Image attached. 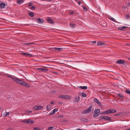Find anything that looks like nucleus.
Returning <instances> with one entry per match:
<instances>
[{
	"label": "nucleus",
	"mask_w": 130,
	"mask_h": 130,
	"mask_svg": "<svg viewBox=\"0 0 130 130\" xmlns=\"http://www.w3.org/2000/svg\"><path fill=\"white\" fill-rule=\"evenodd\" d=\"M17 83L20 85L24 86L27 88H29L30 87V86L29 84L26 82L21 80L20 78Z\"/></svg>",
	"instance_id": "obj_1"
},
{
	"label": "nucleus",
	"mask_w": 130,
	"mask_h": 130,
	"mask_svg": "<svg viewBox=\"0 0 130 130\" xmlns=\"http://www.w3.org/2000/svg\"><path fill=\"white\" fill-rule=\"evenodd\" d=\"M7 77L11 78L12 80L14 81L16 83H17L19 78H18L14 76H13L11 75H8L7 76Z\"/></svg>",
	"instance_id": "obj_2"
},
{
	"label": "nucleus",
	"mask_w": 130,
	"mask_h": 130,
	"mask_svg": "<svg viewBox=\"0 0 130 130\" xmlns=\"http://www.w3.org/2000/svg\"><path fill=\"white\" fill-rule=\"evenodd\" d=\"M92 107L90 106L87 109L84 110L82 112V113L85 114L86 113H88L91 111Z\"/></svg>",
	"instance_id": "obj_3"
},
{
	"label": "nucleus",
	"mask_w": 130,
	"mask_h": 130,
	"mask_svg": "<svg viewBox=\"0 0 130 130\" xmlns=\"http://www.w3.org/2000/svg\"><path fill=\"white\" fill-rule=\"evenodd\" d=\"M100 111L99 109H95L94 111L93 117H94L95 118L98 116L100 115Z\"/></svg>",
	"instance_id": "obj_4"
},
{
	"label": "nucleus",
	"mask_w": 130,
	"mask_h": 130,
	"mask_svg": "<svg viewBox=\"0 0 130 130\" xmlns=\"http://www.w3.org/2000/svg\"><path fill=\"white\" fill-rule=\"evenodd\" d=\"M60 98H61L63 99H68L71 98V96L67 95H60L58 96Z\"/></svg>",
	"instance_id": "obj_5"
},
{
	"label": "nucleus",
	"mask_w": 130,
	"mask_h": 130,
	"mask_svg": "<svg viewBox=\"0 0 130 130\" xmlns=\"http://www.w3.org/2000/svg\"><path fill=\"white\" fill-rule=\"evenodd\" d=\"M100 118L101 119H103L106 120H107L109 121L111 120V118L109 117L106 116H101L100 117Z\"/></svg>",
	"instance_id": "obj_6"
},
{
	"label": "nucleus",
	"mask_w": 130,
	"mask_h": 130,
	"mask_svg": "<svg viewBox=\"0 0 130 130\" xmlns=\"http://www.w3.org/2000/svg\"><path fill=\"white\" fill-rule=\"evenodd\" d=\"M43 108V107L41 106H36L34 107L33 109L35 110H38L41 109Z\"/></svg>",
	"instance_id": "obj_7"
},
{
	"label": "nucleus",
	"mask_w": 130,
	"mask_h": 130,
	"mask_svg": "<svg viewBox=\"0 0 130 130\" xmlns=\"http://www.w3.org/2000/svg\"><path fill=\"white\" fill-rule=\"evenodd\" d=\"M21 54L22 55H24V56L27 57H32V55L31 54L25 53L23 52L21 53Z\"/></svg>",
	"instance_id": "obj_8"
},
{
	"label": "nucleus",
	"mask_w": 130,
	"mask_h": 130,
	"mask_svg": "<svg viewBox=\"0 0 130 130\" xmlns=\"http://www.w3.org/2000/svg\"><path fill=\"white\" fill-rule=\"evenodd\" d=\"M36 21L37 23L40 24L43 23L44 22L43 20L39 18L37 19H36Z\"/></svg>",
	"instance_id": "obj_9"
},
{
	"label": "nucleus",
	"mask_w": 130,
	"mask_h": 130,
	"mask_svg": "<svg viewBox=\"0 0 130 130\" xmlns=\"http://www.w3.org/2000/svg\"><path fill=\"white\" fill-rule=\"evenodd\" d=\"M54 49L56 51L59 52L62 51L63 49L62 48L55 47Z\"/></svg>",
	"instance_id": "obj_10"
},
{
	"label": "nucleus",
	"mask_w": 130,
	"mask_h": 130,
	"mask_svg": "<svg viewBox=\"0 0 130 130\" xmlns=\"http://www.w3.org/2000/svg\"><path fill=\"white\" fill-rule=\"evenodd\" d=\"M22 122H24L25 123H28V124H31L33 123V121H30V120L23 121Z\"/></svg>",
	"instance_id": "obj_11"
},
{
	"label": "nucleus",
	"mask_w": 130,
	"mask_h": 130,
	"mask_svg": "<svg viewBox=\"0 0 130 130\" xmlns=\"http://www.w3.org/2000/svg\"><path fill=\"white\" fill-rule=\"evenodd\" d=\"M58 110V109L56 108H55L53 110H52L50 113V115L54 114H55L56 112Z\"/></svg>",
	"instance_id": "obj_12"
},
{
	"label": "nucleus",
	"mask_w": 130,
	"mask_h": 130,
	"mask_svg": "<svg viewBox=\"0 0 130 130\" xmlns=\"http://www.w3.org/2000/svg\"><path fill=\"white\" fill-rule=\"evenodd\" d=\"M117 63L119 64H122L125 62L124 60H119L117 61Z\"/></svg>",
	"instance_id": "obj_13"
},
{
	"label": "nucleus",
	"mask_w": 130,
	"mask_h": 130,
	"mask_svg": "<svg viewBox=\"0 0 130 130\" xmlns=\"http://www.w3.org/2000/svg\"><path fill=\"white\" fill-rule=\"evenodd\" d=\"M47 21L49 23L51 24H53L54 23L53 20L50 18H48L47 19Z\"/></svg>",
	"instance_id": "obj_14"
},
{
	"label": "nucleus",
	"mask_w": 130,
	"mask_h": 130,
	"mask_svg": "<svg viewBox=\"0 0 130 130\" xmlns=\"http://www.w3.org/2000/svg\"><path fill=\"white\" fill-rule=\"evenodd\" d=\"M105 44L104 42L100 41L98 42L97 43V45L99 46L103 45Z\"/></svg>",
	"instance_id": "obj_15"
},
{
	"label": "nucleus",
	"mask_w": 130,
	"mask_h": 130,
	"mask_svg": "<svg viewBox=\"0 0 130 130\" xmlns=\"http://www.w3.org/2000/svg\"><path fill=\"white\" fill-rule=\"evenodd\" d=\"M78 88L79 89H81L84 90L86 89L87 88V87L86 86H79Z\"/></svg>",
	"instance_id": "obj_16"
},
{
	"label": "nucleus",
	"mask_w": 130,
	"mask_h": 130,
	"mask_svg": "<svg viewBox=\"0 0 130 130\" xmlns=\"http://www.w3.org/2000/svg\"><path fill=\"white\" fill-rule=\"evenodd\" d=\"M5 5L4 3H1L0 4V7L1 8H4L5 7Z\"/></svg>",
	"instance_id": "obj_17"
},
{
	"label": "nucleus",
	"mask_w": 130,
	"mask_h": 130,
	"mask_svg": "<svg viewBox=\"0 0 130 130\" xmlns=\"http://www.w3.org/2000/svg\"><path fill=\"white\" fill-rule=\"evenodd\" d=\"M70 25L71 27L72 28H74L75 27V25L74 24H73L72 23H70Z\"/></svg>",
	"instance_id": "obj_18"
},
{
	"label": "nucleus",
	"mask_w": 130,
	"mask_h": 130,
	"mask_svg": "<svg viewBox=\"0 0 130 130\" xmlns=\"http://www.w3.org/2000/svg\"><path fill=\"white\" fill-rule=\"evenodd\" d=\"M111 113L110 111V109H109L108 110H107L105 112H103V114H105V113L108 114Z\"/></svg>",
	"instance_id": "obj_19"
},
{
	"label": "nucleus",
	"mask_w": 130,
	"mask_h": 130,
	"mask_svg": "<svg viewBox=\"0 0 130 130\" xmlns=\"http://www.w3.org/2000/svg\"><path fill=\"white\" fill-rule=\"evenodd\" d=\"M95 102H96L97 104H99L100 103L99 100L96 98H95L94 100Z\"/></svg>",
	"instance_id": "obj_20"
},
{
	"label": "nucleus",
	"mask_w": 130,
	"mask_h": 130,
	"mask_svg": "<svg viewBox=\"0 0 130 130\" xmlns=\"http://www.w3.org/2000/svg\"><path fill=\"white\" fill-rule=\"evenodd\" d=\"M29 15L31 17H32L34 16V14L33 12H31L29 13Z\"/></svg>",
	"instance_id": "obj_21"
},
{
	"label": "nucleus",
	"mask_w": 130,
	"mask_h": 130,
	"mask_svg": "<svg viewBox=\"0 0 130 130\" xmlns=\"http://www.w3.org/2000/svg\"><path fill=\"white\" fill-rule=\"evenodd\" d=\"M110 110L111 113L115 112L116 111V110L114 109H110Z\"/></svg>",
	"instance_id": "obj_22"
},
{
	"label": "nucleus",
	"mask_w": 130,
	"mask_h": 130,
	"mask_svg": "<svg viewBox=\"0 0 130 130\" xmlns=\"http://www.w3.org/2000/svg\"><path fill=\"white\" fill-rule=\"evenodd\" d=\"M24 44L26 45H29L31 44H34V43L33 42H32L30 43H25Z\"/></svg>",
	"instance_id": "obj_23"
},
{
	"label": "nucleus",
	"mask_w": 130,
	"mask_h": 130,
	"mask_svg": "<svg viewBox=\"0 0 130 130\" xmlns=\"http://www.w3.org/2000/svg\"><path fill=\"white\" fill-rule=\"evenodd\" d=\"M80 100V98L79 97H78L75 98V101L78 102Z\"/></svg>",
	"instance_id": "obj_24"
},
{
	"label": "nucleus",
	"mask_w": 130,
	"mask_h": 130,
	"mask_svg": "<svg viewBox=\"0 0 130 130\" xmlns=\"http://www.w3.org/2000/svg\"><path fill=\"white\" fill-rule=\"evenodd\" d=\"M23 2V0H18L17 2V3H21Z\"/></svg>",
	"instance_id": "obj_25"
},
{
	"label": "nucleus",
	"mask_w": 130,
	"mask_h": 130,
	"mask_svg": "<svg viewBox=\"0 0 130 130\" xmlns=\"http://www.w3.org/2000/svg\"><path fill=\"white\" fill-rule=\"evenodd\" d=\"M118 95L121 98H124L123 95L121 94H118Z\"/></svg>",
	"instance_id": "obj_26"
},
{
	"label": "nucleus",
	"mask_w": 130,
	"mask_h": 130,
	"mask_svg": "<svg viewBox=\"0 0 130 130\" xmlns=\"http://www.w3.org/2000/svg\"><path fill=\"white\" fill-rule=\"evenodd\" d=\"M51 107V106L50 105H48L46 109L47 110L49 109Z\"/></svg>",
	"instance_id": "obj_27"
},
{
	"label": "nucleus",
	"mask_w": 130,
	"mask_h": 130,
	"mask_svg": "<svg viewBox=\"0 0 130 130\" xmlns=\"http://www.w3.org/2000/svg\"><path fill=\"white\" fill-rule=\"evenodd\" d=\"M9 114V112H5V114L4 115V116H6L8 115Z\"/></svg>",
	"instance_id": "obj_28"
},
{
	"label": "nucleus",
	"mask_w": 130,
	"mask_h": 130,
	"mask_svg": "<svg viewBox=\"0 0 130 130\" xmlns=\"http://www.w3.org/2000/svg\"><path fill=\"white\" fill-rule=\"evenodd\" d=\"M82 96L84 97H85L87 96L86 94L85 93H82Z\"/></svg>",
	"instance_id": "obj_29"
},
{
	"label": "nucleus",
	"mask_w": 130,
	"mask_h": 130,
	"mask_svg": "<svg viewBox=\"0 0 130 130\" xmlns=\"http://www.w3.org/2000/svg\"><path fill=\"white\" fill-rule=\"evenodd\" d=\"M36 8V7L34 6H32L31 8V9L32 10H35Z\"/></svg>",
	"instance_id": "obj_30"
},
{
	"label": "nucleus",
	"mask_w": 130,
	"mask_h": 130,
	"mask_svg": "<svg viewBox=\"0 0 130 130\" xmlns=\"http://www.w3.org/2000/svg\"><path fill=\"white\" fill-rule=\"evenodd\" d=\"M129 18V15L128 14H127L125 16V18L127 19H128Z\"/></svg>",
	"instance_id": "obj_31"
},
{
	"label": "nucleus",
	"mask_w": 130,
	"mask_h": 130,
	"mask_svg": "<svg viewBox=\"0 0 130 130\" xmlns=\"http://www.w3.org/2000/svg\"><path fill=\"white\" fill-rule=\"evenodd\" d=\"M125 92L127 93L130 94V91L128 90H125Z\"/></svg>",
	"instance_id": "obj_32"
},
{
	"label": "nucleus",
	"mask_w": 130,
	"mask_h": 130,
	"mask_svg": "<svg viewBox=\"0 0 130 130\" xmlns=\"http://www.w3.org/2000/svg\"><path fill=\"white\" fill-rule=\"evenodd\" d=\"M83 9L84 10H86V11L87 10V8H86V7H85V6H83Z\"/></svg>",
	"instance_id": "obj_33"
},
{
	"label": "nucleus",
	"mask_w": 130,
	"mask_h": 130,
	"mask_svg": "<svg viewBox=\"0 0 130 130\" xmlns=\"http://www.w3.org/2000/svg\"><path fill=\"white\" fill-rule=\"evenodd\" d=\"M110 19L111 20H112V21H113L114 22H115V20L114 18H111Z\"/></svg>",
	"instance_id": "obj_34"
},
{
	"label": "nucleus",
	"mask_w": 130,
	"mask_h": 130,
	"mask_svg": "<svg viewBox=\"0 0 130 130\" xmlns=\"http://www.w3.org/2000/svg\"><path fill=\"white\" fill-rule=\"evenodd\" d=\"M46 69L43 68H39V70H40L41 71H44Z\"/></svg>",
	"instance_id": "obj_35"
},
{
	"label": "nucleus",
	"mask_w": 130,
	"mask_h": 130,
	"mask_svg": "<svg viewBox=\"0 0 130 130\" xmlns=\"http://www.w3.org/2000/svg\"><path fill=\"white\" fill-rule=\"evenodd\" d=\"M32 5V4L31 3H29L28 4V6L29 7H30Z\"/></svg>",
	"instance_id": "obj_36"
},
{
	"label": "nucleus",
	"mask_w": 130,
	"mask_h": 130,
	"mask_svg": "<svg viewBox=\"0 0 130 130\" xmlns=\"http://www.w3.org/2000/svg\"><path fill=\"white\" fill-rule=\"evenodd\" d=\"M54 128L53 127H49L48 128V129L49 130H50L51 129Z\"/></svg>",
	"instance_id": "obj_37"
},
{
	"label": "nucleus",
	"mask_w": 130,
	"mask_h": 130,
	"mask_svg": "<svg viewBox=\"0 0 130 130\" xmlns=\"http://www.w3.org/2000/svg\"><path fill=\"white\" fill-rule=\"evenodd\" d=\"M126 27H126L125 26H123L122 27V29H125V28H126Z\"/></svg>",
	"instance_id": "obj_38"
},
{
	"label": "nucleus",
	"mask_w": 130,
	"mask_h": 130,
	"mask_svg": "<svg viewBox=\"0 0 130 130\" xmlns=\"http://www.w3.org/2000/svg\"><path fill=\"white\" fill-rule=\"evenodd\" d=\"M32 112V111H28V113H31Z\"/></svg>",
	"instance_id": "obj_39"
},
{
	"label": "nucleus",
	"mask_w": 130,
	"mask_h": 130,
	"mask_svg": "<svg viewBox=\"0 0 130 130\" xmlns=\"http://www.w3.org/2000/svg\"><path fill=\"white\" fill-rule=\"evenodd\" d=\"M127 5L128 6H129L130 5V3H128L127 4Z\"/></svg>",
	"instance_id": "obj_40"
},
{
	"label": "nucleus",
	"mask_w": 130,
	"mask_h": 130,
	"mask_svg": "<svg viewBox=\"0 0 130 130\" xmlns=\"http://www.w3.org/2000/svg\"><path fill=\"white\" fill-rule=\"evenodd\" d=\"M73 13H74L73 12L71 11V12H70V14H73Z\"/></svg>",
	"instance_id": "obj_41"
},
{
	"label": "nucleus",
	"mask_w": 130,
	"mask_h": 130,
	"mask_svg": "<svg viewBox=\"0 0 130 130\" xmlns=\"http://www.w3.org/2000/svg\"><path fill=\"white\" fill-rule=\"evenodd\" d=\"M92 42L93 43H96V41H93Z\"/></svg>",
	"instance_id": "obj_42"
},
{
	"label": "nucleus",
	"mask_w": 130,
	"mask_h": 130,
	"mask_svg": "<svg viewBox=\"0 0 130 130\" xmlns=\"http://www.w3.org/2000/svg\"><path fill=\"white\" fill-rule=\"evenodd\" d=\"M80 3H81L80 2H79V1L78 2V3L79 5H80Z\"/></svg>",
	"instance_id": "obj_43"
},
{
	"label": "nucleus",
	"mask_w": 130,
	"mask_h": 130,
	"mask_svg": "<svg viewBox=\"0 0 130 130\" xmlns=\"http://www.w3.org/2000/svg\"><path fill=\"white\" fill-rule=\"evenodd\" d=\"M34 129L35 130H37V127H35L34 128Z\"/></svg>",
	"instance_id": "obj_44"
},
{
	"label": "nucleus",
	"mask_w": 130,
	"mask_h": 130,
	"mask_svg": "<svg viewBox=\"0 0 130 130\" xmlns=\"http://www.w3.org/2000/svg\"><path fill=\"white\" fill-rule=\"evenodd\" d=\"M51 104H54V102L53 101L51 102Z\"/></svg>",
	"instance_id": "obj_45"
},
{
	"label": "nucleus",
	"mask_w": 130,
	"mask_h": 130,
	"mask_svg": "<svg viewBox=\"0 0 130 130\" xmlns=\"http://www.w3.org/2000/svg\"><path fill=\"white\" fill-rule=\"evenodd\" d=\"M46 1L49 2H51V0H46Z\"/></svg>",
	"instance_id": "obj_46"
},
{
	"label": "nucleus",
	"mask_w": 130,
	"mask_h": 130,
	"mask_svg": "<svg viewBox=\"0 0 130 130\" xmlns=\"http://www.w3.org/2000/svg\"><path fill=\"white\" fill-rule=\"evenodd\" d=\"M76 130H81V129H77Z\"/></svg>",
	"instance_id": "obj_47"
},
{
	"label": "nucleus",
	"mask_w": 130,
	"mask_h": 130,
	"mask_svg": "<svg viewBox=\"0 0 130 130\" xmlns=\"http://www.w3.org/2000/svg\"><path fill=\"white\" fill-rule=\"evenodd\" d=\"M53 73L55 74H56V72H53Z\"/></svg>",
	"instance_id": "obj_48"
},
{
	"label": "nucleus",
	"mask_w": 130,
	"mask_h": 130,
	"mask_svg": "<svg viewBox=\"0 0 130 130\" xmlns=\"http://www.w3.org/2000/svg\"><path fill=\"white\" fill-rule=\"evenodd\" d=\"M43 1H46V0H42Z\"/></svg>",
	"instance_id": "obj_49"
},
{
	"label": "nucleus",
	"mask_w": 130,
	"mask_h": 130,
	"mask_svg": "<svg viewBox=\"0 0 130 130\" xmlns=\"http://www.w3.org/2000/svg\"><path fill=\"white\" fill-rule=\"evenodd\" d=\"M129 61H130V58H129Z\"/></svg>",
	"instance_id": "obj_50"
},
{
	"label": "nucleus",
	"mask_w": 130,
	"mask_h": 130,
	"mask_svg": "<svg viewBox=\"0 0 130 130\" xmlns=\"http://www.w3.org/2000/svg\"><path fill=\"white\" fill-rule=\"evenodd\" d=\"M76 1H77V0H75Z\"/></svg>",
	"instance_id": "obj_51"
},
{
	"label": "nucleus",
	"mask_w": 130,
	"mask_h": 130,
	"mask_svg": "<svg viewBox=\"0 0 130 130\" xmlns=\"http://www.w3.org/2000/svg\"><path fill=\"white\" fill-rule=\"evenodd\" d=\"M128 130H130V128H129V129Z\"/></svg>",
	"instance_id": "obj_52"
},
{
	"label": "nucleus",
	"mask_w": 130,
	"mask_h": 130,
	"mask_svg": "<svg viewBox=\"0 0 130 130\" xmlns=\"http://www.w3.org/2000/svg\"><path fill=\"white\" fill-rule=\"evenodd\" d=\"M129 46H130V45H129Z\"/></svg>",
	"instance_id": "obj_53"
}]
</instances>
